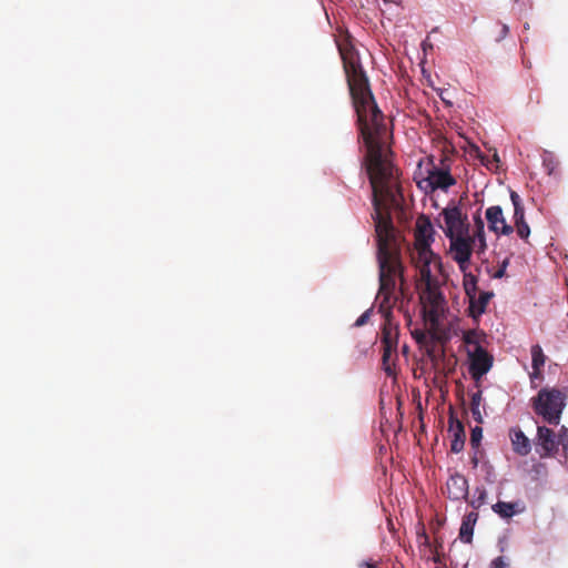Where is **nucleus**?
I'll return each instance as SVG.
<instances>
[{"label":"nucleus","instance_id":"nucleus-1","mask_svg":"<svg viewBox=\"0 0 568 568\" xmlns=\"http://www.w3.org/2000/svg\"><path fill=\"white\" fill-rule=\"evenodd\" d=\"M349 94L357 115L359 136L366 148L364 166L373 194L372 217L378 244L379 300L378 311L388 320L397 305L396 277L400 278L404 266L395 246L392 213L404 215L398 170L386 150L388 130L383 112L377 106L369 81L361 62H343Z\"/></svg>","mask_w":568,"mask_h":568},{"label":"nucleus","instance_id":"nucleus-2","mask_svg":"<svg viewBox=\"0 0 568 568\" xmlns=\"http://www.w3.org/2000/svg\"><path fill=\"white\" fill-rule=\"evenodd\" d=\"M419 301L423 307V317L434 337L439 339L438 329L440 318L447 307L446 298L440 290L439 281L433 275L432 267L420 268Z\"/></svg>","mask_w":568,"mask_h":568},{"label":"nucleus","instance_id":"nucleus-3","mask_svg":"<svg viewBox=\"0 0 568 568\" xmlns=\"http://www.w3.org/2000/svg\"><path fill=\"white\" fill-rule=\"evenodd\" d=\"M434 241L435 230L429 217L420 215L416 221L414 247L410 250V260L417 270L432 266L440 270V257L432 250Z\"/></svg>","mask_w":568,"mask_h":568},{"label":"nucleus","instance_id":"nucleus-4","mask_svg":"<svg viewBox=\"0 0 568 568\" xmlns=\"http://www.w3.org/2000/svg\"><path fill=\"white\" fill-rule=\"evenodd\" d=\"M567 392L559 388L544 387L531 398V406L536 415L550 425L560 423L566 406Z\"/></svg>","mask_w":568,"mask_h":568},{"label":"nucleus","instance_id":"nucleus-5","mask_svg":"<svg viewBox=\"0 0 568 568\" xmlns=\"http://www.w3.org/2000/svg\"><path fill=\"white\" fill-rule=\"evenodd\" d=\"M443 224H439L446 237L463 235L470 231L468 216L455 202H450L439 214Z\"/></svg>","mask_w":568,"mask_h":568},{"label":"nucleus","instance_id":"nucleus-6","mask_svg":"<svg viewBox=\"0 0 568 568\" xmlns=\"http://www.w3.org/2000/svg\"><path fill=\"white\" fill-rule=\"evenodd\" d=\"M447 239L449 240V252L453 260L458 264L460 271L466 272L473 255L475 237H471L470 231H468L466 234Z\"/></svg>","mask_w":568,"mask_h":568},{"label":"nucleus","instance_id":"nucleus-7","mask_svg":"<svg viewBox=\"0 0 568 568\" xmlns=\"http://www.w3.org/2000/svg\"><path fill=\"white\" fill-rule=\"evenodd\" d=\"M468 358L469 374L476 382L490 371L494 363V357L483 346L469 351Z\"/></svg>","mask_w":568,"mask_h":568},{"label":"nucleus","instance_id":"nucleus-8","mask_svg":"<svg viewBox=\"0 0 568 568\" xmlns=\"http://www.w3.org/2000/svg\"><path fill=\"white\" fill-rule=\"evenodd\" d=\"M423 183L425 189L432 192L435 190L447 191L456 184V179L449 173L448 169L433 166Z\"/></svg>","mask_w":568,"mask_h":568},{"label":"nucleus","instance_id":"nucleus-9","mask_svg":"<svg viewBox=\"0 0 568 568\" xmlns=\"http://www.w3.org/2000/svg\"><path fill=\"white\" fill-rule=\"evenodd\" d=\"M485 217L488 223L489 231L497 235H510L514 232V227L506 222L501 206L491 205L487 207Z\"/></svg>","mask_w":568,"mask_h":568},{"label":"nucleus","instance_id":"nucleus-10","mask_svg":"<svg viewBox=\"0 0 568 568\" xmlns=\"http://www.w3.org/2000/svg\"><path fill=\"white\" fill-rule=\"evenodd\" d=\"M537 440V444L541 449L539 452L541 458L552 457L557 453V439L552 429L546 426H538Z\"/></svg>","mask_w":568,"mask_h":568},{"label":"nucleus","instance_id":"nucleus-11","mask_svg":"<svg viewBox=\"0 0 568 568\" xmlns=\"http://www.w3.org/2000/svg\"><path fill=\"white\" fill-rule=\"evenodd\" d=\"M446 494L452 500L458 501L467 499L468 496V480L462 474L452 475L446 483Z\"/></svg>","mask_w":568,"mask_h":568},{"label":"nucleus","instance_id":"nucleus-12","mask_svg":"<svg viewBox=\"0 0 568 568\" xmlns=\"http://www.w3.org/2000/svg\"><path fill=\"white\" fill-rule=\"evenodd\" d=\"M453 439L450 443V450L455 454L460 453L465 446V428L460 420L456 419L453 415L449 417V428Z\"/></svg>","mask_w":568,"mask_h":568},{"label":"nucleus","instance_id":"nucleus-13","mask_svg":"<svg viewBox=\"0 0 568 568\" xmlns=\"http://www.w3.org/2000/svg\"><path fill=\"white\" fill-rule=\"evenodd\" d=\"M509 438L511 442L513 450L517 455L527 456L530 453V440L519 427H513L509 429Z\"/></svg>","mask_w":568,"mask_h":568},{"label":"nucleus","instance_id":"nucleus-14","mask_svg":"<svg viewBox=\"0 0 568 568\" xmlns=\"http://www.w3.org/2000/svg\"><path fill=\"white\" fill-rule=\"evenodd\" d=\"M494 296L493 292H480L479 295H473V298L469 300V315L474 318L479 317L481 314L486 312V307Z\"/></svg>","mask_w":568,"mask_h":568},{"label":"nucleus","instance_id":"nucleus-15","mask_svg":"<svg viewBox=\"0 0 568 568\" xmlns=\"http://www.w3.org/2000/svg\"><path fill=\"white\" fill-rule=\"evenodd\" d=\"M478 520V514L476 511H470L467 514L462 523L460 529H459V538L464 542H470L473 532H474V525Z\"/></svg>","mask_w":568,"mask_h":568},{"label":"nucleus","instance_id":"nucleus-16","mask_svg":"<svg viewBox=\"0 0 568 568\" xmlns=\"http://www.w3.org/2000/svg\"><path fill=\"white\" fill-rule=\"evenodd\" d=\"M493 510L501 518H510L514 515L521 513L523 508H519V503L498 501L493 505Z\"/></svg>","mask_w":568,"mask_h":568},{"label":"nucleus","instance_id":"nucleus-17","mask_svg":"<svg viewBox=\"0 0 568 568\" xmlns=\"http://www.w3.org/2000/svg\"><path fill=\"white\" fill-rule=\"evenodd\" d=\"M390 317L386 320V324L383 327V337H382V345L383 347H397V332L396 328L392 327L390 325Z\"/></svg>","mask_w":568,"mask_h":568},{"label":"nucleus","instance_id":"nucleus-18","mask_svg":"<svg viewBox=\"0 0 568 568\" xmlns=\"http://www.w3.org/2000/svg\"><path fill=\"white\" fill-rule=\"evenodd\" d=\"M395 353H396V347H389V346L383 347L382 363H383V368L388 376H393L395 374L394 359H393V355Z\"/></svg>","mask_w":568,"mask_h":568},{"label":"nucleus","instance_id":"nucleus-19","mask_svg":"<svg viewBox=\"0 0 568 568\" xmlns=\"http://www.w3.org/2000/svg\"><path fill=\"white\" fill-rule=\"evenodd\" d=\"M510 200L513 202V205H514V223H521V222H526L525 220V207L521 203V200L519 197V195L516 193V192H511L510 193Z\"/></svg>","mask_w":568,"mask_h":568},{"label":"nucleus","instance_id":"nucleus-20","mask_svg":"<svg viewBox=\"0 0 568 568\" xmlns=\"http://www.w3.org/2000/svg\"><path fill=\"white\" fill-rule=\"evenodd\" d=\"M546 356L540 345L536 344L531 346V366L532 369L538 373L545 365Z\"/></svg>","mask_w":568,"mask_h":568},{"label":"nucleus","instance_id":"nucleus-21","mask_svg":"<svg viewBox=\"0 0 568 568\" xmlns=\"http://www.w3.org/2000/svg\"><path fill=\"white\" fill-rule=\"evenodd\" d=\"M484 338L485 335L476 329H470L464 333V342L469 346H474V348L481 346Z\"/></svg>","mask_w":568,"mask_h":568},{"label":"nucleus","instance_id":"nucleus-22","mask_svg":"<svg viewBox=\"0 0 568 568\" xmlns=\"http://www.w3.org/2000/svg\"><path fill=\"white\" fill-rule=\"evenodd\" d=\"M480 403H481V390H478L471 395L470 400V410L474 419L478 423H483V417L480 413Z\"/></svg>","mask_w":568,"mask_h":568},{"label":"nucleus","instance_id":"nucleus-23","mask_svg":"<svg viewBox=\"0 0 568 568\" xmlns=\"http://www.w3.org/2000/svg\"><path fill=\"white\" fill-rule=\"evenodd\" d=\"M464 288L468 298H473V295L477 294V278L473 274L468 273L464 275Z\"/></svg>","mask_w":568,"mask_h":568},{"label":"nucleus","instance_id":"nucleus-24","mask_svg":"<svg viewBox=\"0 0 568 568\" xmlns=\"http://www.w3.org/2000/svg\"><path fill=\"white\" fill-rule=\"evenodd\" d=\"M428 333L430 335V338L428 339L427 344H424L423 346H425L426 348V354L429 358L434 359L436 357L435 355V346L437 343H440L444 341L443 338V335L440 333V328L438 329V336H439V339L434 337L430 329L428 328Z\"/></svg>","mask_w":568,"mask_h":568},{"label":"nucleus","instance_id":"nucleus-25","mask_svg":"<svg viewBox=\"0 0 568 568\" xmlns=\"http://www.w3.org/2000/svg\"><path fill=\"white\" fill-rule=\"evenodd\" d=\"M542 166L547 174L551 175L557 170L558 161L552 156L551 153L545 152L542 156Z\"/></svg>","mask_w":568,"mask_h":568},{"label":"nucleus","instance_id":"nucleus-26","mask_svg":"<svg viewBox=\"0 0 568 568\" xmlns=\"http://www.w3.org/2000/svg\"><path fill=\"white\" fill-rule=\"evenodd\" d=\"M475 494H477V496L469 501V505L474 509H478L481 505L486 503L487 491L485 488L477 487Z\"/></svg>","mask_w":568,"mask_h":568},{"label":"nucleus","instance_id":"nucleus-27","mask_svg":"<svg viewBox=\"0 0 568 568\" xmlns=\"http://www.w3.org/2000/svg\"><path fill=\"white\" fill-rule=\"evenodd\" d=\"M562 447L564 456L568 459V428L562 426L558 434L557 446Z\"/></svg>","mask_w":568,"mask_h":568},{"label":"nucleus","instance_id":"nucleus-28","mask_svg":"<svg viewBox=\"0 0 568 568\" xmlns=\"http://www.w3.org/2000/svg\"><path fill=\"white\" fill-rule=\"evenodd\" d=\"M400 281V284H399V287H398V294H396L398 296V301L400 300V304H399V310H403L404 307V300L405 298H409V292H408V288L406 287V284H405V278H404V275L402 274V277L399 278Z\"/></svg>","mask_w":568,"mask_h":568},{"label":"nucleus","instance_id":"nucleus-29","mask_svg":"<svg viewBox=\"0 0 568 568\" xmlns=\"http://www.w3.org/2000/svg\"><path fill=\"white\" fill-rule=\"evenodd\" d=\"M483 438V428L475 426L470 432V445L473 448H477L480 445Z\"/></svg>","mask_w":568,"mask_h":568},{"label":"nucleus","instance_id":"nucleus-30","mask_svg":"<svg viewBox=\"0 0 568 568\" xmlns=\"http://www.w3.org/2000/svg\"><path fill=\"white\" fill-rule=\"evenodd\" d=\"M516 231L520 239L527 240L530 234V227L527 222L516 223Z\"/></svg>","mask_w":568,"mask_h":568},{"label":"nucleus","instance_id":"nucleus-31","mask_svg":"<svg viewBox=\"0 0 568 568\" xmlns=\"http://www.w3.org/2000/svg\"><path fill=\"white\" fill-rule=\"evenodd\" d=\"M471 237H475V242H479V248L484 251L486 248V237H485V230L484 226L478 227V230H475L474 235Z\"/></svg>","mask_w":568,"mask_h":568},{"label":"nucleus","instance_id":"nucleus-32","mask_svg":"<svg viewBox=\"0 0 568 568\" xmlns=\"http://www.w3.org/2000/svg\"><path fill=\"white\" fill-rule=\"evenodd\" d=\"M413 336L414 338L416 339V342L419 344V345H424V344H427L428 339L430 338V335L429 333H425V332H420V331H415L413 333Z\"/></svg>","mask_w":568,"mask_h":568},{"label":"nucleus","instance_id":"nucleus-33","mask_svg":"<svg viewBox=\"0 0 568 568\" xmlns=\"http://www.w3.org/2000/svg\"><path fill=\"white\" fill-rule=\"evenodd\" d=\"M508 566L509 562L505 559V557L500 556L491 561L490 568H508Z\"/></svg>","mask_w":568,"mask_h":568},{"label":"nucleus","instance_id":"nucleus-34","mask_svg":"<svg viewBox=\"0 0 568 568\" xmlns=\"http://www.w3.org/2000/svg\"><path fill=\"white\" fill-rule=\"evenodd\" d=\"M509 264V261L508 258L504 260L503 263L500 264L499 268L496 271V273L494 274V277L495 278H501L505 276V273H506V268Z\"/></svg>","mask_w":568,"mask_h":568},{"label":"nucleus","instance_id":"nucleus-35","mask_svg":"<svg viewBox=\"0 0 568 568\" xmlns=\"http://www.w3.org/2000/svg\"><path fill=\"white\" fill-rule=\"evenodd\" d=\"M371 316V311L364 312L355 322V326H363L367 323Z\"/></svg>","mask_w":568,"mask_h":568},{"label":"nucleus","instance_id":"nucleus-36","mask_svg":"<svg viewBox=\"0 0 568 568\" xmlns=\"http://www.w3.org/2000/svg\"><path fill=\"white\" fill-rule=\"evenodd\" d=\"M515 6L518 7L519 11H525L531 7V0H515Z\"/></svg>","mask_w":568,"mask_h":568},{"label":"nucleus","instance_id":"nucleus-37","mask_svg":"<svg viewBox=\"0 0 568 568\" xmlns=\"http://www.w3.org/2000/svg\"><path fill=\"white\" fill-rule=\"evenodd\" d=\"M509 29H508V26L507 24H503L501 26V30H500V36H499V39H503L507 36Z\"/></svg>","mask_w":568,"mask_h":568},{"label":"nucleus","instance_id":"nucleus-38","mask_svg":"<svg viewBox=\"0 0 568 568\" xmlns=\"http://www.w3.org/2000/svg\"><path fill=\"white\" fill-rule=\"evenodd\" d=\"M475 226H476V230H478V227L484 226V222L479 215L475 216Z\"/></svg>","mask_w":568,"mask_h":568},{"label":"nucleus","instance_id":"nucleus-39","mask_svg":"<svg viewBox=\"0 0 568 568\" xmlns=\"http://www.w3.org/2000/svg\"><path fill=\"white\" fill-rule=\"evenodd\" d=\"M541 377H542L541 369H539L538 373H536V371L532 369V373L530 374L531 379L541 378Z\"/></svg>","mask_w":568,"mask_h":568},{"label":"nucleus","instance_id":"nucleus-40","mask_svg":"<svg viewBox=\"0 0 568 568\" xmlns=\"http://www.w3.org/2000/svg\"><path fill=\"white\" fill-rule=\"evenodd\" d=\"M471 464H473L474 467L478 466V458H477V456L471 457Z\"/></svg>","mask_w":568,"mask_h":568},{"label":"nucleus","instance_id":"nucleus-41","mask_svg":"<svg viewBox=\"0 0 568 568\" xmlns=\"http://www.w3.org/2000/svg\"><path fill=\"white\" fill-rule=\"evenodd\" d=\"M426 48H433L432 44H427V42H423V49L426 50Z\"/></svg>","mask_w":568,"mask_h":568},{"label":"nucleus","instance_id":"nucleus-42","mask_svg":"<svg viewBox=\"0 0 568 568\" xmlns=\"http://www.w3.org/2000/svg\"><path fill=\"white\" fill-rule=\"evenodd\" d=\"M426 48H433L432 44H427V42H423V49L426 50Z\"/></svg>","mask_w":568,"mask_h":568},{"label":"nucleus","instance_id":"nucleus-43","mask_svg":"<svg viewBox=\"0 0 568 568\" xmlns=\"http://www.w3.org/2000/svg\"><path fill=\"white\" fill-rule=\"evenodd\" d=\"M385 2H392V3H396L397 0H384Z\"/></svg>","mask_w":568,"mask_h":568},{"label":"nucleus","instance_id":"nucleus-44","mask_svg":"<svg viewBox=\"0 0 568 568\" xmlns=\"http://www.w3.org/2000/svg\"><path fill=\"white\" fill-rule=\"evenodd\" d=\"M494 159H495L496 161H499L497 153H495V154H494Z\"/></svg>","mask_w":568,"mask_h":568}]
</instances>
